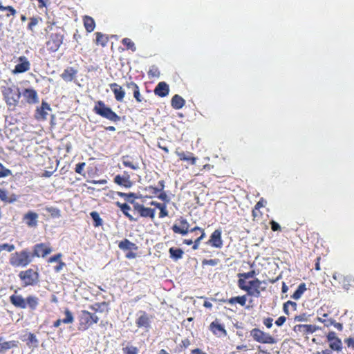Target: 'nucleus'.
<instances>
[{
  "label": "nucleus",
  "instance_id": "nucleus-35",
  "mask_svg": "<svg viewBox=\"0 0 354 354\" xmlns=\"http://www.w3.org/2000/svg\"><path fill=\"white\" fill-rule=\"evenodd\" d=\"M169 252L170 258L174 261H178L182 259L184 254L182 249L174 247L169 248Z\"/></svg>",
  "mask_w": 354,
  "mask_h": 354
},
{
  "label": "nucleus",
  "instance_id": "nucleus-22",
  "mask_svg": "<svg viewBox=\"0 0 354 354\" xmlns=\"http://www.w3.org/2000/svg\"><path fill=\"white\" fill-rule=\"evenodd\" d=\"M165 188V182L164 180H160L158 182V187H155L153 186H147L146 187L144 190L148 193V194L142 196V199H146V198H153L154 197H156L158 194V192L161 191L162 189H164Z\"/></svg>",
  "mask_w": 354,
  "mask_h": 354
},
{
  "label": "nucleus",
  "instance_id": "nucleus-45",
  "mask_svg": "<svg viewBox=\"0 0 354 354\" xmlns=\"http://www.w3.org/2000/svg\"><path fill=\"white\" fill-rule=\"evenodd\" d=\"M108 306V304L106 301L95 303L93 305L89 306V308L95 312H103L102 307H106Z\"/></svg>",
  "mask_w": 354,
  "mask_h": 354
},
{
  "label": "nucleus",
  "instance_id": "nucleus-43",
  "mask_svg": "<svg viewBox=\"0 0 354 354\" xmlns=\"http://www.w3.org/2000/svg\"><path fill=\"white\" fill-rule=\"evenodd\" d=\"M155 209H152L150 207H144L142 210V217L143 218H150L151 219H153L155 218Z\"/></svg>",
  "mask_w": 354,
  "mask_h": 354
},
{
  "label": "nucleus",
  "instance_id": "nucleus-33",
  "mask_svg": "<svg viewBox=\"0 0 354 354\" xmlns=\"http://www.w3.org/2000/svg\"><path fill=\"white\" fill-rule=\"evenodd\" d=\"M84 26L88 32H91L95 28V22L90 16H84L83 17Z\"/></svg>",
  "mask_w": 354,
  "mask_h": 354
},
{
  "label": "nucleus",
  "instance_id": "nucleus-11",
  "mask_svg": "<svg viewBox=\"0 0 354 354\" xmlns=\"http://www.w3.org/2000/svg\"><path fill=\"white\" fill-rule=\"evenodd\" d=\"M52 249L48 244L41 243L35 244L32 248V252H31L32 259L35 257L44 258L48 254H50Z\"/></svg>",
  "mask_w": 354,
  "mask_h": 354
},
{
  "label": "nucleus",
  "instance_id": "nucleus-56",
  "mask_svg": "<svg viewBox=\"0 0 354 354\" xmlns=\"http://www.w3.org/2000/svg\"><path fill=\"white\" fill-rule=\"evenodd\" d=\"M319 315L320 316L317 317V320L319 322H322L324 324V326H326V321H332L333 319L332 318H328V315L327 313H323L322 314L321 312L319 313Z\"/></svg>",
  "mask_w": 354,
  "mask_h": 354
},
{
  "label": "nucleus",
  "instance_id": "nucleus-41",
  "mask_svg": "<svg viewBox=\"0 0 354 354\" xmlns=\"http://www.w3.org/2000/svg\"><path fill=\"white\" fill-rule=\"evenodd\" d=\"M330 348L335 351L339 352L342 349V343L341 339L338 337L334 340L330 342Z\"/></svg>",
  "mask_w": 354,
  "mask_h": 354
},
{
  "label": "nucleus",
  "instance_id": "nucleus-64",
  "mask_svg": "<svg viewBox=\"0 0 354 354\" xmlns=\"http://www.w3.org/2000/svg\"><path fill=\"white\" fill-rule=\"evenodd\" d=\"M65 266L66 263L64 261H60L58 264L55 266L54 270L55 272H59Z\"/></svg>",
  "mask_w": 354,
  "mask_h": 354
},
{
  "label": "nucleus",
  "instance_id": "nucleus-5",
  "mask_svg": "<svg viewBox=\"0 0 354 354\" xmlns=\"http://www.w3.org/2000/svg\"><path fill=\"white\" fill-rule=\"evenodd\" d=\"M1 93L3 100L8 107H12V109H15L18 104L21 97L19 88L15 86H3L1 88Z\"/></svg>",
  "mask_w": 354,
  "mask_h": 354
},
{
  "label": "nucleus",
  "instance_id": "nucleus-50",
  "mask_svg": "<svg viewBox=\"0 0 354 354\" xmlns=\"http://www.w3.org/2000/svg\"><path fill=\"white\" fill-rule=\"evenodd\" d=\"M220 262L218 259H203L201 262L202 266L204 267L205 266H215L218 265Z\"/></svg>",
  "mask_w": 354,
  "mask_h": 354
},
{
  "label": "nucleus",
  "instance_id": "nucleus-9",
  "mask_svg": "<svg viewBox=\"0 0 354 354\" xmlns=\"http://www.w3.org/2000/svg\"><path fill=\"white\" fill-rule=\"evenodd\" d=\"M250 335L255 342L261 344H273L277 342L274 337L257 328L250 330Z\"/></svg>",
  "mask_w": 354,
  "mask_h": 354
},
{
  "label": "nucleus",
  "instance_id": "nucleus-34",
  "mask_svg": "<svg viewBox=\"0 0 354 354\" xmlns=\"http://www.w3.org/2000/svg\"><path fill=\"white\" fill-rule=\"evenodd\" d=\"M2 339L3 338L0 337V353L17 346L18 342L17 341L11 340L1 342Z\"/></svg>",
  "mask_w": 354,
  "mask_h": 354
},
{
  "label": "nucleus",
  "instance_id": "nucleus-17",
  "mask_svg": "<svg viewBox=\"0 0 354 354\" xmlns=\"http://www.w3.org/2000/svg\"><path fill=\"white\" fill-rule=\"evenodd\" d=\"M318 328L313 324H297L293 327V331L301 335H307L315 333Z\"/></svg>",
  "mask_w": 354,
  "mask_h": 354
},
{
  "label": "nucleus",
  "instance_id": "nucleus-1",
  "mask_svg": "<svg viewBox=\"0 0 354 354\" xmlns=\"http://www.w3.org/2000/svg\"><path fill=\"white\" fill-rule=\"evenodd\" d=\"M256 274L257 273L254 270H252L248 272L239 273L237 274L239 278L237 281L238 287L241 290L246 292L247 294L242 296L231 297L227 299H223L222 301L230 305L239 304L244 306L246 304L247 295L259 297L261 295L260 286L261 281L257 278H254L253 280L249 281L248 282L246 281L248 279L254 278Z\"/></svg>",
  "mask_w": 354,
  "mask_h": 354
},
{
  "label": "nucleus",
  "instance_id": "nucleus-3",
  "mask_svg": "<svg viewBox=\"0 0 354 354\" xmlns=\"http://www.w3.org/2000/svg\"><path fill=\"white\" fill-rule=\"evenodd\" d=\"M22 287H35L39 284L40 274L37 266L21 270L18 274Z\"/></svg>",
  "mask_w": 354,
  "mask_h": 354
},
{
  "label": "nucleus",
  "instance_id": "nucleus-61",
  "mask_svg": "<svg viewBox=\"0 0 354 354\" xmlns=\"http://www.w3.org/2000/svg\"><path fill=\"white\" fill-rule=\"evenodd\" d=\"M196 231H199L201 232V235L199 236L201 239H203L205 237L206 234L203 228H201L198 226H195L191 228V232H194Z\"/></svg>",
  "mask_w": 354,
  "mask_h": 354
},
{
  "label": "nucleus",
  "instance_id": "nucleus-10",
  "mask_svg": "<svg viewBox=\"0 0 354 354\" xmlns=\"http://www.w3.org/2000/svg\"><path fill=\"white\" fill-rule=\"evenodd\" d=\"M177 221L179 225L174 224L171 227L174 233L185 236L191 232L190 225L186 218L180 216L177 219Z\"/></svg>",
  "mask_w": 354,
  "mask_h": 354
},
{
  "label": "nucleus",
  "instance_id": "nucleus-7",
  "mask_svg": "<svg viewBox=\"0 0 354 354\" xmlns=\"http://www.w3.org/2000/svg\"><path fill=\"white\" fill-rule=\"evenodd\" d=\"M64 38V34L58 30L55 32H51L48 35L45 42L46 50L49 53L57 52L63 44Z\"/></svg>",
  "mask_w": 354,
  "mask_h": 354
},
{
  "label": "nucleus",
  "instance_id": "nucleus-46",
  "mask_svg": "<svg viewBox=\"0 0 354 354\" xmlns=\"http://www.w3.org/2000/svg\"><path fill=\"white\" fill-rule=\"evenodd\" d=\"M45 210L48 212L53 218H59L61 216L60 210L54 207H46Z\"/></svg>",
  "mask_w": 354,
  "mask_h": 354
},
{
  "label": "nucleus",
  "instance_id": "nucleus-28",
  "mask_svg": "<svg viewBox=\"0 0 354 354\" xmlns=\"http://www.w3.org/2000/svg\"><path fill=\"white\" fill-rule=\"evenodd\" d=\"M113 181L117 185L127 187V188L131 187L133 184L130 180V177L129 175H127L126 176L116 175L114 178Z\"/></svg>",
  "mask_w": 354,
  "mask_h": 354
},
{
  "label": "nucleus",
  "instance_id": "nucleus-4",
  "mask_svg": "<svg viewBox=\"0 0 354 354\" xmlns=\"http://www.w3.org/2000/svg\"><path fill=\"white\" fill-rule=\"evenodd\" d=\"M32 261L31 252L28 249L12 253L9 258V263L13 268H25Z\"/></svg>",
  "mask_w": 354,
  "mask_h": 354
},
{
  "label": "nucleus",
  "instance_id": "nucleus-29",
  "mask_svg": "<svg viewBox=\"0 0 354 354\" xmlns=\"http://www.w3.org/2000/svg\"><path fill=\"white\" fill-rule=\"evenodd\" d=\"M41 21L42 18L39 16L32 17L29 18V22L27 25V30L31 32L32 35H34L36 33L35 27Z\"/></svg>",
  "mask_w": 354,
  "mask_h": 354
},
{
  "label": "nucleus",
  "instance_id": "nucleus-36",
  "mask_svg": "<svg viewBox=\"0 0 354 354\" xmlns=\"http://www.w3.org/2000/svg\"><path fill=\"white\" fill-rule=\"evenodd\" d=\"M96 35V39H95V44L96 45H100L102 47H104L108 41H109V37L108 36L102 34L100 32H95Z\"/></svg>",
  "mask_w": 354,
  "mask_h": 354
},
{
  "label": "nucleus",
  "instance_id": "nucleus-31",
  "mask_svg": "<svg viewBox=\"0 0 354 354\" xmlns=\"http://www.w3.org/2000/svg\"><path fill=\"white\" fill-rule=\"evenodd\" d=\"M118 195L120 197H122L127 203L133 205L136 202V199L137 198H142V196L137 195L135 193H124V192H118Z\"/></svg>",
  "mask_w": 354,
  "mask_h": 354
},
{
  "label": "nucleus",
  "instance_id": "nucleus-53",
  "mask_svg": "<svg viewBox=\"0 0 354 354\" xmlns=\"http://www.w3.org/2000/svg\"><path fill=\"white\" fill-rule=\"evenodd\" d=\"M158 198L163 201V203L167 204L169 202L170 199L168 195L167 194L166 192L164 191V189H162L158 192V196H156Z\"/></svg>",
  "mask_w": 354,
  "mask_h": 354
},
{
  "label": "nucleus",
  "instance_id": "nucleus-49",
  "mask_svg": "<svg viewBox=\"0 0 354 354\" xmlns=\"http://www.w3.org/2000/svg\"><path fill=\"white\" fill-rule=\"evenodd\" d=\"M38 339L36 337V335L32 333H29L28 335V345L33 346H37L38 345Z\"/></svg>",
  "mask_w": 354,
  "mask_h": 354
},
{
  "label": "nucleus",
  "instance_id": "nucleus-13",
  "mask_svg": "<svg viewBox=\"0 0 354 354\" xmlns=\"http://www.w3.org/2000/svg\"><path fill=\"white\" fill-rule=\"evenodd\" d=\"M333 279L337 283V288H342L348 290L351 286V278L340 272H335L333 274Z\"/></svg>",
  "mask_w": 354,
  "mask_h": 354
},
{
  "label": "nucleus",
  "instance_id": "nucleus-24",
  "mask_svg": "<svg viewBox=\"0 0 354 354\" xmlns=\"http://www.w3.org/2000/svg\"><path fill=\"white\" fill-rule=\"evenodd\" d=\"M109 87L114 94L115 99L117 102H122L125 97V91L122 87L117 83H111L109 84Z\"/></svg>",
  "mask_w": 354,
  "mask_h": 354
},
{
  "label": "nucleus",
  "instance_id": "nucleus-62",
  "mask_svg": "<svg viewBox=\"0 0 354 354\" xmlns=\"http://www.w3.org/2000/svg\"><path fill=\"white\" fill-rule=\"evenodd\" d=\"M267 201L263 198H261L254 207H255L256 209H260V208L265 207Z\"/></svg>",
  "mask_w": 354,
  "mask_h": 354
},
{
  "label": "nucleus",
  "instance_id": "nucleus-19",
  "mask_svg": "<svg viewBox=\"0 0 354 354\" xmlns=\"http://www.w3.org/2000/svg\"><path fill=\"white\" fill-rule=\"evenodd\" d=\"M51 108L48 103L42 101L40 106L37 107L35 113V118L37 120H46L48 115V111H50Z\"/></svg>",
  "mask_w": 354,
  "mask_h": 354
},
{
  "label": "nucleus",
  "instance_id": "nucleus-32",
  "mask_svg": "<svg viewBox=\"0 0 354 354\" xmlns=\"http://www.w3.org/2000/svg\"><path fill=\"white\" fill-rule=\"evenodd\" d=\"M117 207H118L120 210L122 212L124 215L127 216L130 221H136L131 214H130L129 212L131 210V207L127 203H121L118 201L115 203Z\"/></svg>",
  "mask_w": 354,
  "mask_h": 354
},
{
  "label": "nucleus",
  "instance_id": "nucleus-51",
  "mask_svg": "<svg viewBox=\"0 0 354 354\" xmlns=\"http://www.w3.org/2000/svg\"><path fill=\"white\" fill-rule=\"evenodd\" d=\"M11 175L12 171L0 162V178H5Z\"/></svg>",
  "mask_w": 354,
  "mask_h": 354
},
{
  "label": "nucleus",
  "instance_id": "nucleus-60",
  "mask_svg": "<svg viewBox=\"0 0 354 354\" xmlns=\"http://www.w3.org/2000/svg\"><path fill=\"white\" fill-rule=\"evenodd\" d=\"M62 257V254L61 253H57V254L50 257V258H48V263H51L53 262L59 263L60 261H62L61 260Z\"/></svg>",
  "mask_w": 354,
  "mask_h": 354
},
{
  "label": "nucleus",
  "instance_id": "nucleus-21",
  "mask_svg": "<svg viewBox=\"0 0 354 354\" xmlns=\"http://www.w3.org/2000/svg\"><path fill=\"white\" fill-rule=\"evenodd\" d=\"M222 231L221 229L215 230L211 234L207 244L216 248H221L223 246V240L221 237Z\"/></svg>",
  "mask_w": 354,
  "mask_h": 354
},
{
  "label": "nucleus",
  "instance_id": "nucleus-25",
  "mask_svg": "<svg viewBox=\"0 0 354 354\" xmlns=\"http://www.w3.org/2000/svg\"><path fill=\"white\" fill-rule=\"evenodd\" d=\"M141 315L136 319V324L138 328H148L151 325V320L145 311H141Z\"/></svg>",
  "mask_w": 354,
  "mask_h": 354
},
{
  "label": "nucleus",
  "instance_id": "nucleus-8",
  "mask_svg": "<svg viewBox=\"0 0 354 354\" xmlns=\"http://www.w3.org/2000/svg\"><path fill=\"white\" fill-rule=\"evenodd\" d=\"M79 330L85 331L99 321L98 316L86 310L80 312L77 317Z\"/></svg>",
  "mask_w": 354,
  "mask_h": 354
},
{
  "label": "nucleus",
  "instance_id": "nucleus-42",
  "mask_svg": "<svg viewBox=\"0 0 354 354\" xmlns=\"http://www.w3.org/2000/svg\"><path fill=\"white\" fill-rule=\"evenodd\" d=\"M122 44L126 47L127 50H131L132 52L136 50V47L134 42L129 38L125 37L122 39Z\"/></svg>",
  "mask_w": 354,
  "mask_h": 354
},
{
  "label": "nucleus",
  "instance_id": "nucleus-12",
  "mask_svg": "<svg viewBox=\"0 0 354 354\" xmlns=\"http://www.w3.org/2000/svg\"><path fill=\"white\" fill-rule=\"evenodd\" d=\"M209 330L216 337H223L227 335L225 325L221 319L216 318L209 326Z\"/></svg>",
  "mask_w": 354,
  "mask_h": 354
},
{
  "label": "nucleus",
  "instance_id": "nucleus-40",
  "mask_svg": "<svg viewBox=\"0 0 354 354\" xmlns=\"http://www.w3.org/2000/svg\"><path fill=\"white\" fill-rule=\"evenodd\" d=\"M0 11H7L6 17H10V16H15L17 14V10L14 8V7L11 6H5L2 4V2L0 1Z\"/></svg>",
  "mask_w": 354,
  "mask_h": 354
},
{
  "label": "nucleus",
  "instance_id": "nucleus-20",
  "mask_svg": "<svg viewBox=\"0 0 354 354\" xmlns=\"http://www.w3.org/2000/svg\"><path fill=\"white\" fill-rule=\"evenodd\" d=\"M175 153L179 158L180 160L185 161L191 165H196L198 160V158L196 157L193 153L189 151L185 152L183 151H180L179 148L176 149Z\"/></svg>",
  "mask_w": 354,
  "mask_h": 354
},
{
  "label": "nucleus",
  "instance_id": "nucleus-27",
  "mask_svg": "<svg viewBox=\"0 0 354 354\" xmlns=\"http://www.w3.org/2000/svg\"><path fill=\"white\" fill-rule=\"evenodd\" d=\"M77 73V71L75 68L73 67H68L64 70L60 76L65 82H72L76 77Z\"/></svg>",
  "mask_w": 354,
  "mask_h": 354
},
{
  "label": "nucleus",
  "instance_id": "nucleus-55",
  "mask_svg": "<svg viewBox=\"0 0 354 354\" xmlns=\"http://www.w3.org/2000/svg\"><path fill=\"white\" fill-rule=\"evenodd\" d=\"M144 205L138 203V202H135V203L133 204V208L134 212L138 213V214L142 217V210L144 209Z\"/></svg>",
  "mask_w": 354,
  "mask_h": 354
},
{
  "label": "nucleus",
  "instance_id": "nucleus-38",
  "mask_svg": "<svg viewBox=\"0 0 354 354\" xmlns=\"http://www.w3.org/2000/svg\"><path fill=\"white\" fill-rule=\"evenodd\" d=\"M118 247L122 250H128L136 248V244L127 239L121 241L118 244Z\"/></svg>",
  "mask_w": 354,
  "mask_h": 354
},
{
  "label": "nucleus",
  "instance_id": "nucleus-15",
  "mask_svg": "<svg viewBox=\"0 0 354 354\" xmlns=\"http://www.w3.org/2000/svg\"><path fill=\"white\" fill-rule=\"evenodd\" d=\"M26 103L35 104L39 102L38 94L34 88H24L21 93Z\"/></svg>",
  "mask_w": 354,
  "mask_h": 354
},
{
  "label": "nucleus",
  "instance_id": "nucleus-37",
  "mask_svg": "<svg viewBox=\"0 0 354 354\" xmlns=\"http://www.w3.org/2000/svg\"><path fill=\"white\" fill-rule=\"evenodd\" d=\"M306 286L305 283H301L299 285L297 289L295 291V292L291 296V298L295 300H298L301 298L304 292L306 290Z\"/></svg>",
  "mask_w": 354,
  "mask_h": 354
},
{
  "label": "nucleus",
  "instance_id": "nucleus-57",
  "mask_svg": "<svg viewBox=\"0 0 354 354\" xmlns=\"http://www.w3.org/2000/svg\"><path fill=\"white\" fill-rule=\"evenodd\" d=\"M85 166H86V163L85 162H79L75 166V172L79 174L83 175L84 176L85 174L83 173V171H84V169Z\"/></svg>",
  "mask_w": 354,
  "mask_h": 354
},
{
  "label": "nucleus",
  "instance_id": "nucleus-18",
  "mask_svg": "<svg viewBox=\"0 0 354 354\" xmlns=\"http://www.w3.org/2000/svg\"><path fill=\"white\" fill-rule=\"evenodd\" d=\"M19 63L15 65L12 70V73H23L30 70V63L25 56H21L18 58Z\"/></svg>",
  "mask_w": 354,
  "mask_h": 354
},
{
  "label": "nucleus",
  "instance_id": "nucleus-26",
  "mask_svg": "<svg viewBox=\"0 0 354 354\" xmlns=\"http://www.w3.org/2000/svg\"><path fill=\"white\" fill-rule=\"evenodd\" d=\"M153 91L156 95L164 97L168 95L169 93V87L166 82H160L157 84Z\"/></svg>",
  "mask_w": 354,
  "mask_h": 354
},
{
  "label": "nucleus",
  "instance_id": "nucleus-59",
  "mask_svg": "<svg viewBox=\"0 0 354 354\" xmlns=\"http://www.w3.org/2000/svg\"><path fill=\"white\" fill-rule=\"evenodd\" d=\"M252 216L253 221H257L261 218L263 214L259 209H256V208L254 207L252 211Z\"/></svg>",
  "mask_w": 354,
  "mask_h": 354
},
{
  "label": "nucleus",
  "instance_id": "nucleus-52",
  "mask_svg": "<svg viewBox=\"0 0 354 354\" xmlns=\"http://www.w3.org/2000/svg\"><path fill=\"white\" fill-rule=\"evenodd\" d=\"M325 322H326V327H329L330 326H334V327L339 331H342L343 330L342 324L336 322L335 320L333 319L332 321H326Z\"/></svg>",
  "mask_w": 354,
  "mask_h": 354
},
{
  "label": "nucleus",
  "instance_id": "nucleus-58",
  "mask_svg": "<svg viewBox=\"0 0 354 354\" xmlns=\"http://www.w3.org/2000/svg\"><path fill=\"white\" fill-rule=\"evenodd\" d=\"M123 352L124 354H138V350L135 346H127L123 348Z\"/></svg>",
  "mask_w": 354,
  "mask_h": 354
},
{
  "label": "nucleus",
  "instance_id": "nucleus-44",
  "mask_svg": "<svg viewBox=\"0 0 354 354\" xmlns=\"http://www.w3.org/2000/svg\"><path fill=\"white\" fill-rule=\"evenodd\" d=\"M90 215L94 221V226L99 227L102 225V219L100 218L99 214L97 212H91Z\"/></svg>",
  "mask_w": 354,
  "mask_h": 354
},
{
  "label": "nucleus",
  "instance_id": "nucleus-30",
  "mask_svg": "<svg viewBox=\"0 0 354 354\" xmlns=\"http://www.w3.org/2000/svg\"><path fill=\"white\" fill-rule=\"evenodd\" d=\"M185 104V100L179 95H174L171 100V105L174 109H180Z\"/></svg>",
  "mask_w": 354,
  "mask_h": 354
},
{
  "label": "nucleus",
  "instance_id": "nucleus-2",
  "mask_svg": "<svg viewBox=\"0 0 354 354\" xmlns=\"http://www.w3.org/2000/svg\"><path fill=\"white\" fill-rule=\"evenodd\" d=\"M9 300L17 308L25 309L28 306L32 310L37 308L39 301V298L35 295H28L24 298L21 295L17 293V290H15L14 294L10 296Z\"/></svg>",
  "mask_w": 354,
  "mask_h": 354
},
{
  "label": "nucleus",
  "instance_id": "nucleus-14",
  "mask_svg": "<svg viewBox=\"0 0 354 354\" xmlns=\"http://www.w3.org/2000/svg\"><path fill=\"white\" fill-rule=\"evenodd\" d=\"M125 86L127 88L131 89L133 97L137 103H146L147 100L142 95L139 86L133 81L127 82Z\"/></svg>",
  "mask_w": 354,
  "mask_h": 354
},
{
  "label": "nucleus",
  "instance_id": "nucleus-39",
  "mask_svg": "<svg viewBox=\"0 0 354 354\" xmlns=\"http://www.w3.org/2000/svg\"><path fill=\"white\" fill-rule=\"evenodd\" d=\"M122 164L124 167H129L133 170H137L139 167L138 164H134L128 156H124L122 158Z\"/></svg>",
  "mask_w": 354,
  "mask_h": 354
},
{
  "label": "nucleus",
  "instance_id": "nucleus-63",
  "mask_svg": "<svg viewBox=\"0 0 354 354\" xmlns=\"http://www.w3.org/2000/svg\"><path fill=\"white\" fill-rule=\"evenodd\" d=\"M270 224L271 230L272 231L276 232V231H280L281 230V226L276 221H271Z\"/></svg>",
  "mask_w": 354,
  "mask_h": 354
},
{
  "label": "nucleus",
  "instance_id": "nucleus-47",
  "mask_svg": "<svg viewBox=\"0 0 354 354\" xmlns=\"http://www.w3.org/2000/svg\"><path fill=\"white\" fill-rule=\"evenodd\" d=\"M64 314H65L66 317L64 318L63 319H62V323H64V324H71V323H73V321H74V317H73V314L71 313V312L68 308H66L65 310Z\"/></svg>",
  "mask_w": 354,
  "mask_h": 354
},
{
  "label": "nucleus",
  "instance_id": "nucleus-6",
  "mask_svg": "<svg viewBox=\"0 0 354 354\" xmlns=\"http://www.w3.org/2000/svg\"><path fill=\"white\" fill-rule=\"evenodd\" d=\"M93 111L97 115L113 122H118L121 120L120 116L114 112L110 107L107 106L102 100H98L95 102Z\"/></svg>",
  "mask_w": 354,
  "mask_h": 354
},
{
  "label": "nucleus",
  "instance_id": "nucleus-16",
  "mask_svg": "<svg viewBox=\"0 0 354 354\" xmlns=\"http://www.w3.org/2000/svg\"><path fill=\"white\" fill-rule=\"evenodd\" d=\"M18 199V196L9 191L5 187L0 188V201L4 204H12L16 202Z\"/></svg>",
  "mask_w": 354,
  "mask_h": 354
},
{
  "label": "nucleus",
  "instance_id": "nucleus-48",
  "mask_svg": "<svg viewBox=\"0 0 354 354\" xmlns=\"http://www.w3.org/2000/svg\"><path fill=\"white\" fill-rule=\"evenodd\" d=\"M149 78L158 77L160 76V71L156 66H152L147 72Z\"/></svg>",
  "mask_w": 354,
  "mask_h": 354
},
{
  "label": "nucleus",
  "instance_id": "nucleus-23",
  "mask_svg": "<svg viewBox=\"0 0 354 354\" xmlns=\"http://www.w3.org/2000/svg\"><path fill=\"white\" fill-rule=\"evenodd\" d=\"M23 221L28 227H36L38 223V214L32 211H29L23 216Z\"/></svg>",
  "mask_w": 354,
  "mask_h": 354
},
{
  "label": "nucleus",
  "instance_id": "nucleus-54",
  "mask_svg": "<svg viewBox=\"0 0 354 354\" xmlns=\"http://www.w3.org/2000/svg\"><path fill=\"white\" fill-rule=\"evenodd\" d=\"M158 209L160 210V212H159V218H162L168 216L169 212L167 209V204L162 203V205L160 206V208H159Z\"/></svg>",
  "mask_w": 354,
  "mask_h": 354
}]
</instances>
